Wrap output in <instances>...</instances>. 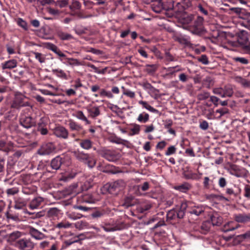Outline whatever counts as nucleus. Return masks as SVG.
I'll list each match as a JSON object with an SVG mask.
<instances>
[{
  "label": "nucleus",
  "instance_id": "obj_5",
  "mask_svg": "<svg viewBox=\"0 0 250 250\" xmlns=\"http://www.w3.org/2000/svg\"><path fill=\"white\" fill-rule=\"evenodd\" d=\"M214 94L218 95L222 98L231 97L233 94L232 86L230 85H225L224 87L215 88L213 89Z\"/></svg>",
  "mask_w": 250,
  "mask_h": 250
},
{
  "label": "nucleus",
  "instance_id": "obj_52",
  "mask_svg": "<svg viewBox=\"0 0 250 250\" xmlns=\"http://www.w3.org/2000/svg\"><path fill=\"white\" fill-rule=\"evenodd\" d=\"M101 193L103 194H106L107 193H110V185L109 183L105 184L100 189Z\"/></svg>",
  "mask_w": 250,
  "mask_h": 250
},
{
  "label": "nucleus",
  "instance_id": "obj_47",
  "mask_svg": "<svg viewBox=\"0 0 250 250\" xmlns=\"http://www.w3.org/2000/svg\"><path fill=\"white\" fill-rule=\"evenodd\" d=\"M33 54L34 55L35 58L38 60L40 62L43 63L45 62V58L41 53L33 52Z\"/></svg>",
  "mask_w": 250,
  "mask_h": 250
},
{
  "label": "nucleus",
  "instance_id": "obj_8",
  "mask_svg": "<svg viewBox=\"0 0 250 250\" xmlns=\"http://www.w3.org/2000/svg\"><path fill=\"white\" fill-rule=\"evenodd\" d=\"M55 149L54 145L52 143L43 144L38 150V154L41 155H49L54 152Z\"/></svg>",
  "mask_w": 250,
  "mask_h": 250
},
{
  "label": "nucleus",
  "instance_id": "obj_14",
  "mask_svg": "<svg viewBox=\"0 0 250 250\" xmlns=\"http://www.w3.org/2000/svg\"><path fill=\"white\" fill-rule=\"evenodd\" d=\"M54 133L56 136L63 139L67 138L68 135L67 130L65 127L62 126L56 127L54 129Z\"/></svg>",
  "mask_w": 250,
  "mask_h": 250
},
{
  "label": "nucleus",
  "instance_id": "obj_31",
  "mask_svg": "<svg viewBox=\"0 0 250 250\" xmlns=\"http://www.w3.org/2000/svg\"><path fill=\"white\" fill-rule=\"evenodd\" d=\"M145 67V72L149 75H153L157 71L158 69V65L155 64H146Z\"/></svg>",
  "mask_w": 250,
  "mask_h": 250
},
{
  "label": "nucleus",
  "instance_id": "obj_23",
  "mask_svg": "<svg viewBox=\"0 0 250 250\" xmlns=\"http://www.w3.org/2000/svg\"><path fill=\"white\" fill-rule=\"evenodd\" d=\"M234 224L235 222L233 221L228 222L224 226L222 230L226 232L234 230L239 227V225H234Z\"/></svg>",
  "mask_w": 250,
  "mask_h": 250
},
{
  "label": "nucleus",
  "instance_id": "obj_58",
  "mask_svg": "<svg viewBox=\"0 0 250 250\" xmlns=\"http://www.w3.org/2000/svg\"><path fill=\"white\" fill-rule=\"evenodd\" d=\"M132 132V135H135L139 134L140 130V126L139 125L134 124L133 125L132 127L130 129Z\"/></svg>",
  "mask_w": 250,
  "mask_h": 250
},
{
  "label": "nucleus",
  "instance_id": "obj_35",
  "mask_svg": "<svg viewBox=\"0 0 250 250\" xmlns=\"http://www.w3.org/2000/svg\"><path fill=\"white\" fill-rule=\"evenodd\" d=\"M6 217L8 220H12L15 222H20L21 219L18 213L11 212H7L6 214Z\"/></svg>",
  "mask_w": 250,
  "mask_h": 250
},
{
  "label": "nucleus",
  "instance_id": "obj_34",
  "mask_svg": "<svg viewBox=\"0 0 250 250\" xmlns=\"http://www.w3.org/2000/svg\"><path fill=\"white\" fill-rule=\"evenodd\" d=\"M80 146L84 149H89L92 147V143L89 139H84L81 141Z\"/></svg>",
  "mask_w": 250,
  "mask_h": 250
},
{
  "label": "nucleus",
  "instance_id": "obj_39",
  "mask_svg": "<svg viewBox=\"0 0 250 250\" xmlns=\"http://www.w3.org/2000/svg\"><path fill=\"white\" fill-rule=\"evenodd\" d=\"M148 93L150 95L155 99H158L160 98V96L159 94V90L154 87L151 88L148 91Z\"/></svg>",
  "mask_w": 250,
  "mask_h": 250
},
{
  "label": "nucleus",
  "instance_id": "obj_6",
  "mask_svg": "<svg viewBox=\"0 0 250 250\" xmlns=\"http://www.w3.org/2000/svg\"><path fill=\"white\" fill-rule=\"evenodd\" d=\"M15 246L20 250H32L34 244L30 239L24 238L18 240Z\"/></svg>",
  "mask_w": 250,
  "mask_h": 250
},
{
  "label": "nucleus",
  "instance_id": "obj_33",
  "mask_svg": "<svg viewBox=\"0 0 250 250\" xmlns=\"http://www.w3.org/2000/svg\"><path fill=\"white\" fill-rule=\"evenodd\" d=\"M219 101V99L215 97V96H209V100L207 101H205L204 104H206L207 106H211L212 104L215 105V106H216L218 104V102Z\"/></svg>",
  "mask_w": 250,
  "mask_h": 250
},
{
  "label": "nucleus",
  "instance_id": "obj_1",
  "mask_svg": "<svg viewBox=\"0 0 250 250\" xmlns=\"http://www.w3.org/2000/svg\"><path fill=\"white\" fill-rule=\"evenodd\" d=\"M249 34L247 31L242 30L238 35L237 41H229L227 42L228 47L230 49L232 48L240 47L246 53L250 54V42L249 41Z\"/></svg>",
  "mask_w": 250,
  "mask_h": 250
},
{
  "label": "nucleus",
  "instance_id": "obj_40",
  "mask_svg": "<svg viewBox=\"0 0 250 250\" xmlns=\"http://www.w3.org/2000/svg\"><path fill=\"white\" fill-rule=\"evenodd\" d=\"M71 224L66 221H63L58 223L56 228L58 229H67L70 227Z\"/></svg>",
  "mask_w": 250,
  "mask_h": 250
},
{
  "label": "nucleus",
  "instance_id": "obj_30",
  "mask_svg": "<svg viewBox=\"0 0 250 250\" xmlns=\"http://www.w3.org/2000/svg\"><path fill=\"white\" fill-rule=\"evenodd\" d=\"M74 155L75 157L79 161L84 163L85 160H87L88 159V156L89 155L86 153H84L83 152H81L80 151H74Z\"/></svg>",
  "mask_w": 250,
  "mask_h": 250
},
{
  "label": "nucleus",
  "instance_id": "obj_62",
  "mask_svg": "<svg viewBox=\"0 0 250 250\" xmlns=\"http://www.w3.org/2000/svg\"><path fill=\"white\" fill-rule=\"evenodd\" d=\"M83 236V235L82 234H81L79 235L76 236L74 238V240H70L67 241L66 242V243L68 245H70L71 244H72L75 242H78L79 239H82Z\"/></svg>",
  "mask_w": 250,
  "mask_h": 250
},
{
  "label": "nucleus",
  "instance_id": "obj_60",
  "mask_svg": "<svg viewBox=\"0 0 250 250\" xmlns=\"http://www.w3.org/2000/svg\"><path fill=\"white\" fill-rule=\"evenodd\" d=\"M176 148L174 146H169L167 151L165 153V155L167 156H169L170 155L173 154L176 152Z\"/></svg>",
  "mask_w": 250,
  "mask_h": 250
},
{
  "label": "nucleus",
  "instance_id": "obj_17",
  "mask_svg": "<svg viewBox=\"0 0 250 250\" xmlns=\"http://www.w3.org/2000/svg\"><path fill=\"white\" fill-rule=\"evenodd\" d=\"M123 184L122 181H117L109 184L110 185V193L114 194H116L118 191L121 190V186Z\"/></svg>",
  "mask_w": 250,
  "mask_h": 250
},
{
  "label": "nucleus",
  "instance_id": "obj_63",
  "mask_svg": "<svg viewBox=\"0 0 250 250\" xmlns=\"http://www.w3.org/2000/svg\"><path fill=\"white\" fill-rule=\"evenodd\" d=\"M76 117L78 119H80L81 120L85 121L86 124H89L88 121L87 120V118L83 115V113L82 111H79L77 113V114L76 115Z\"/></svg>",
  "mask_w": 250,
  "mask_h": 250
},
{
  "label": "nucleus",
  "instance_id": "obj_45",
  "mask_svg": "<svg viewBox=\"0 0 250 250\" xmlns=\"http://www.w3.org/2000/svg\"><path fill=\"white\" fill-rule=\"evenodd\" d=\"M240 24L250 30V15L247 18L244 19L243 21L240 22Z\"/></svg>",
  "mask_w": 250,
  "mask_h": 250
},
{
  "label": "nucleus",
  "instance_id": "obj_27",
  "mask_svg": "<svg viewBox=\"0 0 250 250\" xmlns=\"http://www.w3.org/2000/svg\"><path fill=\"white\" fill-rule=\"evenodd\" d=\"M63 63L66 65L71 66H78L81 64L78 60L73 58H65V60L63 62Z\"/></svg>",
  "mask_w": 250,
  "mask_h": 250
},
{
  "label": "nucleus",
  "instance_id": "obj_44",
  "mask_svg": "<svg viewBox=\"0 0 250 250\" xmlns=\"http://www.w3.org/2000/svg\"><path fill=\"white\" fill-rule=\"evenodd\" d=\"M178 211H176L174 209H171L169 210L167 213V219L168 220H173L176 217L179 218L177 216V212Z\"/></svg>",
  "mask_w": 250,
  "mask_h": 250
},
{
  "label": "nucleus",
  "instance_id": "obj_12",
  "mask_svg": "<svg viewBox=\"0 0 250 250\" xmlns=\"http://www.w3.org/2000/svg\"><path fill=\"white\" fill-rule=\"evenodd\" d=\"M235 221L238 223H246L250 221V213H239L233 215Z\"/></svg>",
  "mask_w": 250,
  "mask_h": 250
},
{
  "label": "nucleus",
  "instance_id": "obj_32",
  "mask_svg": "<svg viewBox=\"0 0 250 250\" xmlns=\"http://www.w3.org/2000/svg\"><path fill=\"white\" fill-rule=\"evenodd\" d=\"M177 41L182 44L188 45L190 44V38L185 35H180L177 37Z\"/></svg>",
  "mask_w": 250,
  "mask_h": 250
},
{
  "label": "nucleus",
  "instance_id": "obj_3",
  "mask_svg": "<svg viewBox=\"0 0 250 250\" xmlns=\"http://www.w3.org/2000/svg\"><path fill=\"white\" fill-rule=\"evenodd\" d=\"M26 106L32 108L30 100L21 93L16 92L11 103V107L18 109Z\"/></svg>",
  "mask_w": 250,
  "mask_h": 250
},
{
  "label": "nucleus",
  "instance_id": "obj_43",
  "mask_svg": "<svg viewBox=\"0 0 250 250\" xmlns=\"http://www.w3.org/2000/svg\"><path fill=\"white\" fill-rule=\"evenodd\" d=\"M99 95L102 97H106L108 98H113V95L110 91H107L104 89L100 90Z\"/></svg>",
  "mask_w": 250,
  "mask_h": 250
},
{
  "label": "nucleus",
  "instance_id": "obj_48",
  "mask_svg": "<svg viewBox=\"0 0 250 250\" xmlns=\"http://www.w3.org/2000/svg\"><path fill=\"white\" fill-rule=\"evenodd\" d=\"M197 60L199 62L205 65L208 64L209 62L207 56L204 54L202 55L201 56L197 58Z\"/></svg>",
  "mask_w": 250,
  "mask_h": 250
},
{
  "label": "nucleus",
  "instance_id": "obj_20",
  "mask_svg": "<svg viewBox=\"0 0 250 250\" xmlns=\"http://www.w3.org/2000/svg\"><path fill=\"white\" fill-rule=\"evenodd\" d=\"M17 61L15 59H11L6 61L2 63V68L3 69H11L15 68L17 66Z\"/></svg>",
  "mask_w": 250,
  "mask_h": 250
},
{
  "label": "nucleus",
  "instance_id": "obj_51",
  "mask_svg": "<svg viewBox=\"0 0 250 250\" xmlns=\"http://www.w3.org/2000/svg\"><path fill=\"white\" fill-rule=\"evenodd\" d=\"M82 3L83 2L81 0H80V1L75 0H74L72 4L71 5H70L69 7L71 9H80Z\"/></svg>",
  "mask_w": 250,
  "mask_h": 250
},
{
  "label": "nucleus",
  "instance_id": "obj_57",
  "mask_svg": "<svg viewBox=\"0 0 250 250\" xmlns=\"http://www.w3.org/2000/svg\"><path fill=\"white\" fill-rule=\"evenodd\" d=\"M212 82V80L210 77H206V79L203 80V84L206 88H209Z\"/></svg>",
  "mask_w": 250,
  "mask_h": 250
},
{
  "label": "nucleus",
  "instance_id": "obj_19",
  "mask_svg": "<svg viewBox=\"0 0 250 250\" xmlns=\"http://www.w3.org/2000/svg\"><path fill=\"white\" fill-rule=\"evenodd\" d=\"M29 232L32 237L37 240H41L44 238V235L42 233L33 227L30 228Z\"/></svg>",
  "mask_w": 250,
  "mask_h": 250
},
{
  "label": "nucleus",
  "instance_id": "obj_42",
  "mask_svg": "<svg viewBox=\"0 0 250 250\" xmlns=\"http://www.w3.org/2000/svg\"><path fill=\"white\" fill-rule=\"evenodd\" d=\"M87 66L93 69L94 72L98 74H104L106 71V68L100 70L96 66H95L94 64H88Z\"/></svg>",
  "mask_w": 250,
  "mask_h": 250
},
{
  "label": "nucleus",
  "instance_id": "obj_64",
  "mask_svg": "<svg viewBox=\"0 0 250 250\" xmlns=\"http://www.w3.org/2000/svg\"><path fill=\"white\" fill-rule=\"evenodd\" d=\"M58 56L60 57V60L63 62L65 60V58H67L66 55L63 53L59 48L57 52L55 53Z\"/></svg>",
  "mask_w": 250,
  "mask_h": 250
},
{
  "label": "nucleus",
  "instance_id": "obj_10",
  "mask_svg": "<svg viewBox=\"0 0 250 250\" xmlns=\"http://www.w3.org/2000/svg\"><path fill=\"white\" fill-rule=\"evenodd\" d=\"M68 125L71 131H76L80 135L83 136L85 134L83 126L72 120L68 121Z\"/></svg>",
  "mask_w": 250,
  "mask_h": 250
},
{
  "label": "nucleus",
  "instance_id": "obj_18",
  "mask_svg": "<svg viewBox=\"0 0 250 250\" xmlns=\"http://www.w3.org/2000/svg\"><path fill=\"white\" fill-rule=\"evenodd\" d=\"M62 163V158L61 156H58L51 161V167L53 169L58 170L60 168Z\"/></svg>",
  "mask_w": 250,
  "mask_h": 250
},
{
  "label": "nucleus",
  "instance_id": "obj_38",
  "mask_svg": "<svg viewBox=\"0 0 250 250\" xmlns=\"http://www.w3.org/2000/svg\"><path fill=\"white\" fill-rule=\"evenodd\" d=\"M149 119V115L145 112H143L140 114L137 120L140 123H145Z\"/></svg>",
  "mask_w": 250,
  "mask_h": 250
},
{
  "label": "nucleus",
  "instance_id": "obj_11",
  "mask_svg": "<svg viewBox=\"0 0 250 250\" xmlns=\"http://www.w3.org/2000/svg\"><path fill=\"white\" fill-rule=\"evenodd\" d=\"M205 112L206 117L208 119L212 120L220 118L223 115L227 113L226 110H206Z\"/></svg>",
  "mask_w": 250,
  "mask_h": 250
},
{
  "label": "nucleus",
  "instance_id": "obj_24",
  "mask_svg": "<svg viewBox=\"0 0 250 250\" xmlns=\"http://www.w3.org/2000/svg\"><path fill=\"white\" fill-rule=\"evenodd\" d=\"M57 35L61 40L63 41H69L73 39L71 34L64 32L60 29L57 30Z\"/></svg>",
  "mask_w": 250,
  "mask_h": 250
},
{
  "label": "nucleus",
  "instance_id": "obj_26",
  "mask_svg": "<svg viewBox=\"0 0 250 250\" xmlns=\"http://www.w3.org/2000/svg\"><path fill=\"white\" fill-rule=\"evenodd\" d=\"M191 188V186L188 183H184L181 185L175 186L174 188L182 192L186 193Z\"/></svg>",
  "mask_w": 250,
  "mask_h": 250
},
{
  "label": "nucleus",
  "instance_id": "obj_25",
  "mask_svg": "<svg viewBox=\"0 0 250 250\" xmlns=\"http://www.w3.org/2000/svg\"><path fill=\"white\" fill-rule=\"evenodd\" d=\"M52 72L54 75L63 80H67L68 79V77L67 74L62 69H61L60 68L52 69Z\"/></svg>",
  "mask_w": 250,
  "mask_h": 250
},
{
  "label": "nucleus",
  "instance_id": "obj_15",
  "mask_svg": "<svg viewBox=\"0 0 250 250\" xmlns=\"http://www.w3.org/2000/svg\"><path fill=\"white\" fill-rule=\"evenodd\" d=\"M163 69L166 71L165 75L167 76H171L174 75L175 73L183 70V69L179 65H176L173 67H169L167 68L164 67Z\"/></svg>",
  "mask_w": 250,
  "mask_h": 250
},
{
  "label": "nucleus",
  "instance_id": "obj_7",
  "mask_svg": "<svg viewBox=\"0 0 250 250\" xmlns=\"http://www.w3.org/2000/svg\"><path fill=\"white\" fill-rule=\"evenodd\" d=\"M204 19L198 16L197 19L194 22V24L191 29V32L194 34L200 35L201 34L203 31V23Z\"/></svg>",
  "mask_w": 250,
  "mask_h": 250
},
{
  "label": "nucleus",
  "instance_id": "obj_53",
  "mask_svg": "<svg viewBox=\"0 0 250 250\" xmlns=\"http://www.w3.org/2000/svg\"><path fill=\"white\" fill-rule=\"evenodd\" d=\"M209 96L208 92L203 91L198 95V98L200 100H205L209 98Z\"/></svg>",
  "mask_w": 250,
  "mask_h": 250
},
{
  "label": "nucleus",
  "instance_id": "obj_41",
  "mask_svg": "<svg viewBox=\"0 0 250 250\" xmlns=\"http://www.w3.org/2000/svg\"><path fill=\"white\" fill-rule=\"evenodd\" d=\"M122 89H123V93L124 95L130 98H135V94L134 92L125 88L124 86H122Z\"/></svg>",
  "mask_w": 250,
  "mask_h": 250
},
{
  "label": "nucleus",
  "instance_id": "obj_13",
  "mask_svg": "<svg viewBox=\"0 0 250 250\" xmlns=\"http://www.w3.org/2000/svg\"><path fill=\"white\" fill-rule=\"evenodd\" d=\"M21 124L26 128H28L35 125L34 120L31 117L28 116H22L20 120Z\"/></svg>",
  "mask_w": 250,
  "mask_h": 250
},
{
  "label": "nucleus",
  "instance_id": "obj_54",
  "mask_svg": "<svg viewBox=\"0 0 250 250\" xmlns=\"http://www.w3.org/2000/svg\"><path fill=\"white\" fill-rule=\"evenodd\" d=\"M55 2L56 6L60 8L65 7L68 5V0H57Z\"/></svg>",
  "mask_w": 250,
  "mask_h": 250
},
{
  "label": "nucleus",
  "instance_id": "obj_9",
  "mask_svg": "<svg viewBox=\"0 0 250 250\" xmlns=\"http://www.w3.org/2000/svg\"><path fill=\"white\" fill-rule=\"evenodd\" d=\"M23 235L22 232L16 230L12 232L7 234L6 236L7 241L10 244H15L18 239L20 238Z\"/></svg>",
  "mask_w": 250,
  "mask_h": 250
},
{
  "label": "nucleus",
  "instance_id": "obj_16",
  "mask_svg": "<svg viewBox=\"0 0 250 250\" xmlns=\"http://www.w3.org/2000/svg\"><path fill=\"white\" fill-rule=\"evenodd\" d=\"M43 202V198L38 196L33 199L29 204L30 208L32 209L38 208Z\"/></svg>",
  "mask_w": 250,
  "mask_h": 250
},
{
  "label": "nucleus",
  "instance_id": "obj_22",
  "mask_svg": "<svg viewBox=\"0 0 250 250\" xmlns=\"http://www.w3.org/2000/svg\"><path fill=\"white\" fill-rule=\"evenodd\" d=\"M98 200L94 195L89 193L83 195L82 200V202L89 204H94Z\"/></svg>",
  "mask_w": 250,
  "mask_h": 250
},
{
  "label": "nucleus",
  "instance_id": "obj_46",
  "mask_svg": "<svg viewBox=\"0 0 250 250\" xmlns=\"http://www.w3.org/2000/svg\"><path fill=\"white\" fill-rule=\"evenodd\" d=\"M84 163L86 164L88 167L90 168L93 167L96 164L95 160L92 157H90L89 155L88 156V159L87 160L84 162Z\"/></svg>",
  "mask_w": 250,
  "mask_h": 250
},
{
  "label": "nucleus",
  "instance_id": "obj_61",
  "mask_svg": "<svg viewBox=\"0 0 250 250\" xmlns=\"http://www.w3.org/2000/svg\"><path fill=\"white\" fill-rule=\"evenodd\" d=\"M46 47L48 49L52 51L55 53L59 49V48L56 45L50 42H48L46 43Z\"/></svg>",
  "mask_w": 250,
  "mask_h": 250
},
{
  "label": "nucleus",
  "instance_id": "obj_4",
  "mask_svg": "<svg viewBox=\"0 0 250 250\" xmlns=\"http://www.w3.org/2000/svg\"><path fill=\"white\" fill-rule=\"evenodd\" d=\"M174 7L172 0H161L153 4V10L156 13H160L163 10H168Z\"/></svg>",
  "mask_w": 250,
  "mask_h": 250
},
{
  "label": "nucleus",
  "instance_id": "obj_56",
  "mask_svg": "<svg viewBox=\"0 0 250 250\" xmlns=\"http://www.w3.org/2000/svg\"><path fill=\"white\" fill-rule=\"evenodd\" d=\"M59 212L60 210L56 208H51L48 211V214L49 216L53 217L58 215Z\"/></svg>",
  "mask_w": 250,
  "mask_h": 250
},
{
  "label": "nucleus",
  "instance_id": "obj_49",
  "mask_svg": "<svg viewBox=\"0 0 250 250\" xmlns=\"http://www.w3.org/2000/svg\"><path fill=\"white\" fill-rule=\"evenodd\" d=\"M67 216L69 218L73 220H76L77 219H80L82 217V215L81 214L77 213L76 212H70L67 214Z\"/></svg>",
  "mask_w": 250,
  "mask_h": 250
},
{
  "label": "nucleus",
  "instance_id": "obj_55",
  "mask_svg": "<svg viewBox=\"0 0 250 250\" xmlns=\"http://www.w3.org/2000/svg\"><path fill=\"white\" fill-rule=\"evenodd\" d=\"M133 199V197L132 196H129L125 198V203L123 205L125 207H128L133 205L132 201Z\"/></svg>",
  "mask_w": 250,
  "mask_h": 250
},
{
  "label": "nucleus",
  "instance_id": "obj_37",
  "mask_svg": "<svg viewBox=\"0 0 250 250\" xmlns=\"http://www.w3.org/2000/svg\"><path fill=\"white\" fill-rule=\"evenodd\" d=\"M193 19V16L192 15L184 14L181 19L182 22L184 24H188L190 23Z\"/></svg>",
  "mask_w": 250,
  "mask_h": 250
},
{
  "label": "nucleus",
  "instance_id": "obj_29",
  "mask_svg": "<svg viewBox=\"0 0 250 250\" xmlns=\"http://www.w3.org/2000/svg\"><path fill=\"white\" fill-rule=\"evenodd\" d=\"M77 173L75 170H72L70 172H66L64 175L62 176L60 180L64 182H67L74 178Z\"/></svg>",
  "mask_w": 250,
  "mask_h": 250
},
{
  "label": "nucleus",
  "instance_id": "obj_50",
  "mask_svg": "<svg viewBox=\"0 0 250 250\" xmlns=\"http://www.w3.org/2000/svg\"><path fill=\"white\" fill-rule=\"evenodd\" d=\"M17 23L19 26L22 27L25 30H28L27 22L21 18H19L17 20Z\"/></svg>",
  "mask_w": 250,
  "mask_h": 250
},
{
  "label": "nucleus",
  "instance_id": "obj_21",
  "mask_svg": "<svg viewBox=\"0 0 250 250\" xmlns=\"http://www.w3.org/2000/svg\"><path fill=\"white\" fill-rule=\"evenodd\" d=\"M149 184L148 182H144L142 185L137 186L136 188L138 191H136V193L137 195H143L145 194L143 193V191H146L149 189Z\"/></svg>",
  "mask_w": 250,
  "mask_h": 250
},
{
  "label": "nucleus",
  "instance_id": "obj_28",
  "mask_svg": "<svg viewBox=\"0 0 250 250\" xmlns=\"http://www.w3.org/2000/svg\"><path fill=\"white\" fill-rule=\"evenodd\" d=\"M210 221L213 226H219L223 221L222 218L217 213H214L210 216Z\"/></svg>",
  "mask_w": 250,
  "mask_h": 250
},
{
  "label": "nucleus",
  "instance_id": "obj_36",
  "mask_svg": "<svg viewBox=\"0 0 250 250\" xmlns=\"http://www.w3.org/2000/svg\"><path fill=\"white\" fill-rule=\"evenodd\" d=\"M151 207L152 205L150 203H146L139 206L137 208V210L139 212L141 213H143L145 211L151 208Z\"/></svg>",
  "mask_w": 250,
  "mask_h": 250
},
{
  "label": "nucleus",
  "instance_id": "obj_2",
  "mask_svg": "<svg viewBox=\"0 0 250 250\" xmlns=\"http://www.w3.org/2000/svg\"><path fill=\"white\" fill-rule=\"evenodd\" d=\"M186 210L190 214L198 216L204 211L205 208L203 205H196L195 203L190 202H183L181 203L180 208L177 213L179 218L184 217Z\"/></svg>",
  "mask_w": 250,
  "mask_h": 250
},
{
  "label": "nucleus",
  "instance_id": "obj_59",
  "mask_svg": "<svg viewBox=\"0 0 250 250\" xmlns=\"http://www.w3.org/2000/svg\"><path fill=\"white\" fill-rule=\"evenodd\" d=\"M233 60L236 62H239L242 64H247L249 63V61L247 59L242 57H235Z\"/></svg>",
  "mask_w": 250,
  "mask_h": 250
}]
</instances>
